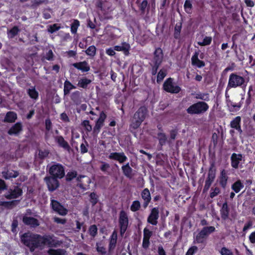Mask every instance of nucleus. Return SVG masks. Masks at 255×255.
<instances>
[{"instance_id": "obj_24", "label": "nucleus", "mask_w": 255, "mask_h": 255, "mask_svg": "<svg viewBox=\"0 0 255 255\" xmlns=\"http://www.w3.org/2000/svg\"><path fill=\"white\" fill-rule=\"evenodd\" d=\"M228 178L227 171L225 169L221 170L219 177V181L220 185L223 189H225L227 186Z\"/></svg>"}, {"instance_id": "obj_39", "label": "nucleus", "mask_w": 255, "mask_h": 255, "mask_svg": "<svg viewBox=\"0 0 255 255\" xmlns=\"http://www.w3.org/2000/svg\"><path fill=\"white\" fill-rule=\"evenodd\" d=\"M27 93L29 97L34 100H36L38 98L39 94L38 92L36 90L34 86L31 87L27 90Z\"/></svg>"}, {"instance_id": "obj_20", "label": "nucleus", "mask_w": 255, "mask_h": 255, "mask_svg": "<svg viewBox=\"0 0 255 255\" xmlns=\"http://www.w3.org/2000/svg\"><path fill=\"white\" fill-rule=\"evenodd\" d=\"M72 66L82 72H87L90 70V66L86 61L74 63Z\"/></svg>"}, {"instance_id": "obj_34", "label": "nucleus", "mask_w": 255, "mask_h": 255, "mask_svg": "<svg viewBox=\"0 0 255 255\" xmlns=\"http://www.w3.org/2000/svg\"><path fill=\"white\" fill-rule=\"evenodd\" d=\"M244 187V185L241 180L235 182L231 186L232 189L236 193H239Z\"/></svg>"}, {"instance_id": "obj_31", "label": "nucleus", "mask_w": 255, "mask_h": 255, "mask_svg": "<svg viewBox=\"0 0 255 255\" xmlns=\"http://www.w3.org/2000/svg\"><path fill=\"white\" fill-rule=\"evenodd\" d=\"M117 242V232L114 230L110 237L109 249L110 251L114 249L116 246Z\"/></svg>"}, {"instance_id": "obj_13", "label": "nucleus", "mask_w": 255, "mask_h": 255, "mask_svg": "<svg viewBox=\"0 0 255 255\" xmlns=\"http://www.w3.org/2000/svg\"><path fill=\"white\" fill-rule=\"evenodd\" d=\"M22 194V189L17 186H14L13 189H9L4 197L7 199H15L20 196Z\"/></svg>"}, {"instance_id": "obj_19", "label": "nucleus", "mask_w": 255, "mask_h": 255, "mask_svg": "<svg viewBox=\"0 0 255 255\" xmlns=\"http://www.w3.org/2000/svg\"><path fill=\"white\" fill-rule=\"evenodd\" d=\"M163 59V53L161 48H155L153 53V63L161 64Z\"/></svg>"}, {"instance_id": "obj_46", "label": "nucleus", "mask_w": 255, "mask_h": 255, "mask_svg": "<svg viewBox=\"0 0 255 255\" xmlns=\"http://www.w3.org/2000/svg\"><path fill=\"white\" fill-rule=\"evenodd\" d=\"M193 5L190 0H186L184 4L185 11L188 14H191L192 12Z\"/></svg>"}, {"instance_id": "obj_54", "label": "nucleus", "mask_w": 255, "mask_h": 255, "mask_svg": "<svg viewBox=\"0 0 255 255\" xmlns=\"http://www.w3.org/2000/svg\"><path fill=\"white\" fill-rule=\"evenodd\" d=\"M84 141V143H82L80 145V153L82 154L87 153L88 151L89 144L85 139Z\"/></svg>"}, {"instance_id": "obj_32", "label": "nucleus", "mask_w": 255, "mask_h": 255, "mask_svg": "<svg viewBox=\"0 0 255 255\" xmlns=\"http://www.w3.org/2000/svg\"><path fill=\"white\" fill-rule=\"evenodd\" d=\"M207 239L202 233L199 232L195 237L194 242L195 244H201L205 245Z\"/></svg>"}, {"instance_id": "obj_25", "label": "nucleus", "mask_w": 255, "mask_h": 255, "mask_svg": "<svg viewBox=\"0 0 255 255\" xmlns=\"http://www.w3.org/2000/svg\"><path fill=\"white\" fill-rule=\"evenodd\" d=\"M220 211L222 219L224 221L227 220L229 218L230 213V209L227 202L223 204Z\"/></svg>"}, {"instance_id": "obj_55", "label": "nucleus", "mask_w": 255, "mask_h": 255, "mask_svg": "<svg viewBox=\"0 0 255 255\" xmlns=\"http://www.w3.org/2000/svg\"><path fill=\"white\" fill-rule=\"evenodd\" d=\"M48 0H34L32 1L31 7L32 8H35L39 5L42 3H47Z\"/></svg>"}, {"instance_id": "obj_51", "label": "nucleus", "mask_w": 255, "mask_h": 255, "mask_svg": "<svg viewBox=\"0 0 255 255\" xmlns=\"http://www.w3.org/2000/svg\"><path fill=\"white\" fill-rule=\"evenodd\" d=\"M212 40V38L211 36H205L202 41L198 42V44L201 46H204L206 45H209Z\"/></svg>"}, {"instance_id": "obj_8", "label": "nucleus", "mask_w": 255, "mask_h": 255, "mask_svg": "<svg viewBox=\"0 0 255 255\" xmlns=\"http://www.w3.org/2000/svg\"><path fill=\"white\" fill-rule=\"evenodd\" d=\"M163 89L166 92L172 94H177L181 90L179 86L174 85L173 79L170 77L167 78L164 82Z\"/></svg>"}, {"instance_id": "obj_33", "label": "nucleus", "mask_w": 255, "mask_h": 255, "mask_svg": "<svg viewBox=\"0 0 255 255\" xmlns=\"http://www.w3.org/2000/svg\"><path fill=\"white\" fill-rule=\"evenodd\" d=\"M91 82L92 81L90 79H89L86 77H83L80 79L78 81L77 86L80 88L86 89L88 88V85L91 84Z\"/></svg>"}, {"instance_id": "obj_35", "label": "nucleus", "mask_w": 255, "mask_h": 255, "mask_svg": "<svg viewBox=\"0 0 255 255\" xmlns=\"http://www.w3.org/2000/svg\"><path fill=\"white\" fill-rule=\"evenodd\" d=\"M182 29V22H177L174 29L173 36L175 39L179 40L180 39V33Z\"/></svg>"}, {"instance_id": "obj_18", "label": "nucleus", "mask_w": 255, "mask_h": 255, "mask_svg": "<svg viewBox=\"0 0 255 255\" xmlns=\"http://www.w3.org/2000/svg\"><path fill=\"white\" fill-rule=\"evenodd\" d=\"M242 158L243 155L242 154L233 153L231 156V164L232 167L235 169H238Z\"/></svg>"}, {"instance_id": "obj_2", "label": "nucleus", "mask_w": 255, "mask_h": 255, "mask_svg": "<svg viewBox=\"0 0 255 255\" xmlns=\"http://www.w3.org/2000/svg\"><path fill=\"white\" fill-rule=\"evenodd\" d=\"M147 114L148 110L145 106L140 107L133 115L130 127L134 129L138 128L145 119Z\"/></svg>"}, {"instance_id": "obj_56", "label": "nucleus", "mask_w": 255, "mask_h": 255, "mask_svg": "<svg viewBox=\"0 0 255 255\" xmlns=\"http://www.w3.org/2000/svg\"><path fill=\"white\" fill-rule=\"evenodd\" d=\"M81 125L88 132H90L92 130V126L90 125V122L88 120H84L82 123Z\"/></svg>"}, {"instance_id": "obj_3", "label": "nucleus", "mask_w": 255, "mask_h": 255, "mask_svg": "<svg viewBox=\"0 0 255 255\" xmlns=\"http://www.w3.org/2000/svg\"><path fill=\"white\" fill-rule=\"evenodd\" d=\"M246 86L247 82L244 77L239 75L237 73H232L229 76L226 91L231 88H244Z\"/></svg>"}, {"instance_id": "obj_5", "label": "nucleus", "mask_w": 255, "mask_h": 255, "mask_svg": "<svg viewBox=\"0 0 255 255\" xmlns=\"http://www.w3.org/2000/svg\"><path fill=\"white\" fill-rule=\"evenodd\" d=\"M47 168H49L48 172L50 176L58 178L59 179L65 176L64 167L60 163L52 162L51 164H48Z\"/></svg>"}, {"instance_id": "obj_50", "label": "nucleus", "mask_w": 255, "mask_h": 255, "mask_svg": "<svg viewBox=\"0 0 255 255\" xmlns=\"http://www.w3.org/2000/svg\"><path fill=\"white\" fill-rule=\"evenodd\" d=\"M80 26V22L77 19H74L71 25V32L73 34L77 32V29Z\"/></svg>"}, {"instance_id": "obj_7", "label": "nucleus", "mask_w": 255, "mask_h": 255, "mask_svg": "<svg viewBox=\"0 0 255 255\" xmlns=\"http://www.w3.org/2000/svg\"><path fill=\"white\" fill-rule=\"evenodd\" d=\"M129 220L127 213L122 210L120 211L119 218V225L120 234L123 236L126 233L128 227Z\"/></svg>"}, {"instance_id": "obj_47", "label": "nucleus", "mask_w": 255, "mask_h": 255, "mask_svg": "<svg viewBox=\"0 0 255 255\" xmlns=\"http://www.w3.org/2000/svg\"><path fill=\"white\" fill-rule=\"evenodd\" d=\"M77 172L76 170H72L67 172L66 175V180L67 182H70L74 178H77Z\"/></svg>"}, {"instance_id": "obj_29", "label": "nucleus", "mask_w": 255, "mask_h": 255, "mask_svg": "<svg viewBox=\"0 0 255 255\" xmlns=\"http://www.w3.org/2000/svg\"><path fill=\"white\" fill-rule=\"evenodd\" d=\"M55 140L59 146L65 149H69L70 146L68 143L64 139L62 136L59 135L55 136Z\"/></svg>"}, {"instance_id": "obj_23", "label": "nucleus", "mask_w": 255, "mask_h": 255, "mask_svg": "<svg viewBox=\"0 0 255 255\" xmlns=\"http://www.w3.org/2000/svg\"><path fill=\"white\" fill-rule=\"evenodd\" d=\"M19 172L17 171L6 169L1 172L2 177L6 179H10V178H15L19 175Z\"/></svg>"}, {"instance_id": "obj_60", "label": "nucleus", "mask_w": 255, "mask_h": 255, "mask_svg": "<svg viewBox=\"0 0 255 255\" xmlns=\"http://www.w3.org/2000/svg\"><path fill=\"white\" fill-rule=\"evenodd\" d=\"M227 106L229 108L230 107L233 108L232 111H233V110H239L241 107V106L239 105H238L235 103H234L230 100L227 101Z\"/></svg>"}, {"instance_id": "obj_14", "label": "nucleus", "mask_w": 255, "mask_h": 255, "mask_svg": "<svg viewBox=\"0 0 255 255\" xmlns=\"http://www.w3.org/2000/svg\"><path fill=\"white\" fill-rule=\"evenodd\" d=\"M108 158L111 160L118 161L120 163H123L128 160V157L123 152H112L109 155Z\"/></svg>"}, {"instance_id": "obj_26", "label": "nucleus", "mask_w": 255, "mask_h": 255, "mask_svg": "<svg viewBox=\"0 0 255 255\" xmlns=\"http://www.w3.org/2000/svg\"><path fill=\"white\" fill-rule=\"evenodd\" d=\"M17 119V116L14 112L9 111L6 113L3 120L4 123H13Z\"/></svg>"}, {"instance_id": "obj_64", "label": "nucleus", "mask_w": 255, "mask_h": 255, "mask_svg": "<svg viewBox=\"0 0 255 255\" xmlns=\"http://www.w3.org/2000/svg\"><path fill=\"white\" fill-rule=\"evenodd\" d=\"M198 250L196 246H192L187 251L185 255H193Z\"/></svg>"}, {"instance_id": "obj_62", "label": "nucleus", "mask_w": 255, "mask_h": 255, "mask_svg": "<svg viewBox=\"0 0 255 255\" xmlns=\"http://www.w3.org/2000/svg\"><path fill=\"white\" fill-rule=\"evenodd\" d=\"M18 222L17 219H14L11 226V231L14 233L17 232L16 229L18 227Z\"/></svg>"}, {"instance_id": "obj_12", "label": "nucleus", "mask_w": 255, "mask_h": 255, "mask_svg": "<svg viewBox=\"0 0 255 255\" xmlns=\"http://www.w3.org/2000/svg\"><path fill=\"white\" fill-rule=\"evenodd\" d=\"M50 204L52 210L59 215L64 216L67 214V209L58 201L52 199L51 200Z\"/></svg>"}, {"instance_id": "obj_61", "label": "nucleus", "mask_w": 255, "mask_h": 255, "mask_svg": "<svg viewBox=\"0 0 255 255\" xmlns=\"http://www.w3.org/2000/svg\"><path fill=\"white\" fill-rule=\"evenodd\" d=\"M221 255H233L232 252L226 247H223L220 251Z\"/></svg>"}, {"instance_id": "obj_4", "label": "nucleus", "mask_w": 255, "mask_h": 255, "mask_svg": "<svg viewBox=\"0 0 255 255\" xmlns=\"http://www.w3.org/2000/svg\"><path fill=\"white\" fill-rule=\"evenodd\" d=\"M209 108V105L205 102L198 101L190 106L186 109V112L191 115H201L206 112Z\"/></svg>"}, {"instance_id": "obj_37", "label": "nucleus", "mask_w": 255, "mask_h": 255, "mask_svg": "<svg viewBox=\"0 0 255 255\" xmlns=\"http://www.w3.org/2000/svg\"><path fill=\"white\" fill-rule=\"evenodd\" d=\"M76 87L74 86L69 81L66 80L64 83V94L65 95H68L70 91L75 89Z\"/></svg>"}, {"instance_id": "obj_41", "label": "nucleus", "mask_w": 255, "mask_h": 255, "mask_svg": "<svg viewBox=\"0 0 255 255\" xmlns=\"http://www.w3.org/2000/svg\"><path fill=\"white\" fill-rule=\"evenodd\" d=\"M157 135L159 145L161 146L164 145L167 140L165 133L162 132H158Z\"/></svg>"}, {"instance_id": "obj_10", "label": "nucleus", "mask_w": 255, "mask_h": 255, "mask_svg": "<svg viewBox=\"0 0 255 255\" xmlns=\"http://www.w3.org/2000/svg\"><path fill=\"white\" fill-rule=\"evenodd\" d=\"M76 180L77 186L83 191H86L89 188L91 179L87 176L80 175L77 177Z\"/></svg>"}, {"instance_id": "obj_11", "label": "nucleus", "mask_w": 255, "mask_h": 255, "mask_svg": "<svg viewBox=\"0 0 255 255\" xmlns=\"http://www.w3.org/2000/svg\"><path fill=\"white\" fill-rule=\"evenodd\" d=\"M159 211L158 207L153 208L150 211V213L147 217V222L153 226H156L158 223V219L159 217Z\"/></svg>"}, {"instance_id": "obj_28", "label": "nucleus", "mask_w": 255, "mask_h": 255, "mask_svg": "<svg viewBox=\"0 0 255 255\" xmlns=\"http://www.w3.org/2000/svg\"><path fill=\"white\" fill-rule=\"evenodd\" d=\"M19 200H12L11 201H0V206L4 207L7 209H12L15 207L19 203Z\"/></svg>"}, {"instance_id": "obj_21", "label": "nucleus", "mask_w": 255, "mask_h": 255, "mask_svg": "<svg viewBox=\"0 0 255 255\" xmlns=\"http://www.w3.org/2000/svg\"><path fill=\"white\" fill-rule=\"evenodd\" d=\"M141 196L144 202L143 207L146 208L151 201V197L150 193L148 188H144L141 192Z\"/></svg>"}, {"instance_id": "obj_27", "label": "nucleus", "mask_w": 255, "mask_h": 255, "mask_svg": "<svg viewBox=\"0 0 255 255\" xmlns=\"http://www.w3.org/2000/svg\"><path fill=\"white\" fill-rule=\"evenodd\" d=\"M199 53L196 52L191 58L192 64L193 65H196L198 68H202L205 66V64L203 61H202L198 58Z\"/></svg>"}, {"instance_id": "obj_42", "label": "nucleus", "mask_w": 255, "mask_h": 255, "mask_svg": "<svg viewBox=\"0 0 255 255\" xmlns=\"http://www.w3.org/2000/svg\"><path fill=\"white\" fill-rule=\"evenodd\" d=\"M71 99L76 104L80 103L81 102V93L78 91L73 92L71 95Z\"/></svg>"}, {"instance_id": "obj_22", "label": "nucleus", "mask_w": 255, "mask_h": 255, "mask_svg": "<svg viewBox=\"0 0 255 255\" xmlns=\"http://www.w3.org/2000/svg\"><path fill=\"white\" fill-rule=\"evenodd\" d=\"M130 46L129 43L126 42L122 43L121 45H116L114 46V50L117 51H122L126 56L129 54Z\"/></svg>"}, {"instance_id": "obj_52", "label": "nucleus", "mask_w": 255, "mask_h": 255, "mask_svg": "<svg viewBox=\"0 0 255 255\" xmlns=\"http://www.w3.org/2000/svg\"><path fill=\"white\" fill-rule=\"evenodd\" d=\"M89 234L90 235L94 238L96 236L98 233V228L96 225H92L90 226L89 228Z\"/></svg>"}, {"instance_id": "obj_40", "label": "nucleus", "mask_w": 255, "mask_h": 255, "mask_svg": "<svg viewBox=\"0 0 255 255\" xmlns=\"http://www.w3.org/2000/svg\"><path fill=\"white\" fill-rule=\"evenodd\" d=\"M20 31V29L18 28V26H14L10 29L8 30L7 33V36L9 38H13L15 36H16Z\"/></svg>"}, {"instance_id": "obj_63", "label": "nucleus", "mask_w": 255, "mask_h": 255, "mask_svg": "<svg viewBox=\"0 0 255 255\" xmlns=\"http://www.w3.org/2000/svg\"><path fill=\"white\" fill-rule=\"evenodd\" d=\"M160 64L153 63V65L152 66L151 73L152 75L154 76L157 74L158 69L160 66Z\"/></svg>"}, {"instance_id": "obj_43", "label": "nucleus", "mask_w": 255, "mask_h": 255, "mask_svg": "<svg viewBox=\"0 0 255 255\" xmlns=\"http://www.w3.org/2000/svg\"><path fill=\"white\" fill-rule=\"evenodd\" d=\"M49 255H65L66 254V251L64 249H50L47 251Z\"/></svg>"}, {"instance_id": "obj_17", "label": "nucleus", "mask_w": 255, "mask_h": 255, "mask_svg": "<svg viewBox=\"0 0 255 255\" xmlns=\"http://www.w3.org/2000/svg\"><path fill=\"white\" fill-rule=\"evenodd\" d=\"M22 222L25 225L32 228H36L39 226V221L32 217L24 216L22 218Z\"/></svg>"}, {"instance_id": "obj_1", "label": "nucleus", "mask_w": 255, "mask_h": 255, "mask_svg": "<svg viewBox=\"0 0 255 255\" xmlns=\"http://www.w3.org/2000/svg\"><path fill=\"white\" fill-rule=\"evenodd\" d=\"M20 238L21 242L29 249L30 252L45 245L49 247H56L58 245L57 241L50 235L41 236L28 232L21 235Z\"/></svg>"}, {"instance_id": "obj_57", "label": "nucleus", "mask_w": 255, "mask_h": 255, "mask_svg": "<svg viewBox=\"0 0 255 255\" xmlns=\"http://www.w3.org/2000/svg\"><path fill=\"white\" fill-rule=\"evenodd\" d=\"M220 192H221V190L219 187H216L215 188L212 187L211 189V192L210 193V197L211 198H213L217 196Z\"/></svg>"}, {"instance_id": "obj_45", "label": "nucleus", "mask_w": 255, "mask_h": 255, "mask_svg": "<svg viewBox=\"0 0 255 255\" xmlns=\"http://www.w3.org/2000/svg\"><path fill=\"white\" fill-rule=\"evenodd\" d=\"M89 201L93 207L96 205L99 201V196L94 192H91L89 194Z\"/></svg>"}, {"instance_id": "obj_58", "label": "nucleus", "mask_w": 255, "mask_h": 255, "mask_svg": "<svg viewBox=\"0 0 255 255\" xmlns=\"http://www.w3.org/2000/svg\"><path fill=\"white\" fill-rule=\"evenodd\" d=\"M60 28V26H58L57 24L55 23L52 25L48 26L47 30L50 33H53L54 32L58 31Z\"/></svg>"}, {"instance_id": "obj_9", "label": "nucleus", "mask_w": 255, "mask_h": 255, "mask_svg": "<svg viewBox=\"0 0 255 255\" xmlns=\"http://www.w3.org/2000/svg\"><path fill=\"white\" fill-rule=\"evenodd\" d=\"M58 179H59L51 176H47L44 178L49 191L53 192L59 187L60 182Z\"/></svg>"}, {"instance_id": "obj_6", "label": "nucleus", "mask_w": 255, "mask_h": 255, "mask_svg": "<svg viewBox=\"0 0 255 255\" xmlns=\"http://www.w3.org/2000/svg\"><path fill=\"white\" fill-rule=\"evenodd\" d=\"M216 178V169L215 163L213 162L211 163L208 169L207 177L205 180V185L203 188V192H206L210 188Z\"/></svg>"}, {"instance_id": "obj_49", "label": "nucleus", "mask_w": 255, "mask_h": 255, "mask_svg": "<svg viewBox=\"0 0 255 255\" xmlns=\"http://www.w3.org/2000/svg\"><path fill=\"white\" fill-rule=\"evenodd\" d=\"M104 125V123L97 120L95 123V125L93 128V132L96 134L99 133Z\"/></svg>"}, {"instance_id": "obj_15", "label": "nucleus", "mask_w": 255, "mask_h": 255, "mask_svg": "<svg viewBox=\"0 0 255 255\" xmlns=\"http://www.w3.org/2000/svg\"><path fill=\"white\" fill-rule=\"evenodd\" d=\"M241 122V117L240 116H237L230 122L229 126L231 128L235 129L238 132L241 134L243 133Z\"/></svg>"}, {"instance_id": "obj_16", "label": "nucleus", "mask_w": 255, "mask_h": 255, "mask_svg": "<svg viewBox=\"0 0 255 255\" xmlns=\"http://www.w3.org/2000/svg\"><path fill=\"white\" fill-rule=\"evenodd\" d=\"M23 126L21 122H17L8 130L7 133L10 135H18L22 131Z\"/></svg>"}, {"instance_id": "obj_38", "label": "nucleus", "mask_w": 255, "mask_h": 255, "mask_svg": "<svg viewBox=\"0 0 255 255\" xmlns=\"http://www.w3.org/2000/svg\"><path fill=\"white\" fill-rule=\"evenodd\" d=\"M97 48L94 45H91L85 51L86 54L91 59H93L96 55Z\"/></svg>"}, {"instance_id": "obj_44", "label": "nucleus", "mask_w": 255, "mask_h": 255, "mask_svg": "<svg viewBox=\"0 0 255 255\" xmlns=\"http://www.w3.org/2000/svg\"><path fill=\"white\" fill-rule=\"evenodd\" d=\"M166 75L167 70L164 68L160 69L157 73L156 79L157 83L158 84L160 83Z\"/></svg>"}, {"instance_id": "obj_53", "label": "nucleus", "mask_w": 255, "mask_h": 255, "mask_svg": "<svg viewBox=\"0 0 255 255\" xmlns=\"http://www.w3.org/2000/svg\"><path fill=\"white\" fill-rule=\"evenodd\" d=\"M195 98L205 101H209V96L208 93H198L196 94Z\"/></svg>"}, {"instance_id": "obj_30", "label": "nucleus", "mask_w": 255, "mask_h": 255, "mask_svg": "<svg viewBox=\"0 0 255 255\" xmlns=\"http://www.w3.org/2000/svg\"><path fill=\"white\" fill-rule=\"evenodd\" d=\"M122 170L124 175L128 178H131L132 177V169L129 166V163L122 166Z\"/></svg>"}, {"instance_id": "obj_48", "label": "nucleus", "mask_w": 255, "mask_h": 255, "mask_svg": "<svg viewBox=\"0 0 255 255\" xmlns=\"http://www.w3.org/2000/svg\"><path fill=\"white\" fill-rule=\"evenodd\" d=\"M141 207V204L140 202L138 200L133 201L130 207V210L135 212L138 211Z\"/></svg>"}, {"instance_id": "obj_36", "label": "nucleus", "mask_w": 255, "mask_h": 255, "mask_svg": "<svg viewBox=\"0 0 255 255\" xmlns=\"http://www.w3.org/2000/svg\"><path fill=\"white\" fill-rule=\"evenodd\" d=\"M215 230L216 229L214 226H205L200 232L208 238V236L214 233Z\"/></svg>"}, {"instance_id": "obj_59", "label": "nucleus", "mask_w": 255, "mask_h": 255, "mask_svg": "<svg viewBox=\"0 0 255 255\" xmlns=\"http://www.w3.org/2000/svg\"><path fill=\"white\" fill-rule=\"evenodd\" d=\"M152 236V232L149 229L145 228L143 229V239L150 240V238Z\"/></svg>"}]
</instances>
